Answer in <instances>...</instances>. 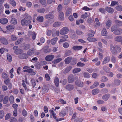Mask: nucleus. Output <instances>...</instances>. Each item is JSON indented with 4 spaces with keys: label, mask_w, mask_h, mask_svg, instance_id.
I'll use <instances>...</instances> for the list:
<instances>
[{
    "label": "nucleus",
    "mask_w": 122,
    "mask_h": 122,
    "mask_svg": "<svg viewBox=\"0 0 122 122\" xmlns=\"http://www.w3.org/2000/svg\"><path fill=\"white\" fill-rule=\"evenodd\" d=\"M110 49L112 53L115 55L121 51V48L119 46L116 45L114 46L112 44L110 45Z\"/></svg>",
    "instance_id": "nucleus-1"
},
{
    "label": "nucleus",
    "mask_w": 122,
    "mask_h": 122,
    "mask_svg": "<svg viewBox=\"0 0 122 122\" xmlns=\"http://www.w3.org/2000/svg\"><path fill=\"white\" fill-rule=\"evenodd\" d=\"M31 23V21L29 20H26L25 18H24L21 21V23L23 26L27 25Z\"/></svg>",
    "instance_id": "nucleus-2"
},
{
    "label": "nucleus",
    "mask_w": 122,
    "mask_h": 122,
    "mask_svg": "<svg viewBox=\"0 0 122 122\" xmlns=\"http://www.w3.org/2000/svg\"><path fill=\"white\" fill-rule=\"evenodd\" d=\"M69 31L68 28L67 27L63 28L60 31V34L61 35H65Z\"/></svg>",
    "instance_id": "nucleus-3"
},
{
    "label": "nucleus",
    "mask_w": 122,
    "mask_h": 122,
    "mask_svg": "<svg viewBox=\"0 0 122 122\" xmlns=\"http://www.w3.org/2000/svg\"><path fill=\"white\" fill-rule=\"evenodd\" d=\"M54 56L53 55H47L45 57L46 60L48 61H51L54 58Z\"/></svg>",
    "instance_id": "nucleus-4"
},
{
    "label": "nucleus",
    "mask_w": 122,
    "mask_h": 122,
    "mask_svg": "<svg viewBox=\"0 0 122 122\" xmlns=\"http://www.w3.org/2000/svg\"><path fill=\"white\" fill-rule=\"evenodd\" d=\"M105 10L107 12L111 14H112L114 12V9L109 7H105Z\"/></svg>",
    "instance_id": "nucleus-5"
},
{
    "label": "nucleus",
    "mask_w": 122,
    "mask_h": 122,
    "mask_svg": "<svg viewBox=\"0 0 122 122\" xmlns=\"http://www.w3.org/2000/svg\"><path fill=\"white\" fill-rule=\"evenodd\" d=\"M0 40L1 43L5 45H6L8 43V41L4 37H1Z\"/></svg>",
    "instance_id": "nucleus-6"
},
{
    "label": "nucleus",
    "mask_w": 122,
    "mask_h": 122,
    "mask_svg": "<svg viewBox=\"0 0 122 122\" xmlns=\"http://www.w3.org/2000/svg\"><path fill=\"white\" fill-rule=\"evenodd\" d=\"M122 33V29L120 28H118L113 33L116 35H120Z\"/></svg>",
    "instance_id": "nucleus-7"
},
{
    "label": "nucleus",
    "mask_w": 122,
    "mask_h": 122,
    "mask_svg": "<svg viewBox=\"0 0 122 122\" xmlns=\"http://www.w3.org/2000/svg\"><path fill=\"white\" fill-rule=\"evenodd\" d=\"M75 83L76 85L78 86L82 87L83 86V83L80 81H76Z\"/></svg>",
    "instance_id": "nucleus-8"
},
{
    "label": "nucleus",
    "mask_w": 122,
    "mask_h": 122,
    "mask_svg": "<svg viewBox=\"0 0 122 122\" xmlns=\"http://www.w3.org/2000/svg\"><path fill=\"white\" fill-rule=\"evenodd\" d=\"M59 19L61 21H62L64 19V13L60 11L59 14Z\"/></svg>",
    "instance_id": "nucleus-9"
},
{
    "label": "nucleus",
    "mask_w": 122,
    "mask_h": 122,
    "mask_svg": "<svg viewBox=\"0 0 122 122\" xmlns=\"http://www.w3.org/2000/svg\"><path fill=\"white\" fill-rule=\"evenodd\" d=\"M19 57L21 59H25L28 58L27 55L24 53L20 54L19 55Z\"/></svg>",
    "instance_id": "nucleus-10"
},
{
    "label": "nucleus",
    "mask_w": 122,
    "mask_h": 122,
    "mask_svg": "<svg viewBox=\"0 0 122 122\" xmlns=\"http://www.w3.org/2000/svg\"><path fill=\"white\" fill-rule=\"evenodd\" d=\"M110 95L109 94H107L103 95L102 97V99L104 101H107L109 98Z\"/></svg>",
    "instance_id": "nucleus-11"
},
{
    "label": "nucleus",
    "mask_w": 122,
    "mask_h": 122,
    "mask_svg": "<svg viewBox=\"0 0 122 122\" xmlns=\"http://www.w3.org/2000/svg\"><path fill=\"white\" fill-rule=\"evenodd\" d=\"M67 112L66 110L65 109H63L60 113L59 115L61 117H63L66 115Z\"/></svg>",
    "instance_id": "nucleus-12"
},
{
    "label": "nucleus",
    "mask_w": 122,
    "mask_h": 122,
    "mask_svg": "<svg viewBox=\"0 0 122 122\" xmlns=\"http://www.w3.org/2000/svg\"><path fill=\"white\" fill-rule=\"evenodd\" d=\"M72 59V57H69L66 58L64 60L65 64H68L71 62Z\"/></svg>",
    "instance_id": "nucleus-13"
},
{
    "label": "nucleus",
    "mask_w": 122,
    "mask_h": 122,
    "mask_svg": "<svg viewBox=\"0 0 122 122\" xmlns=\"http://www.w3.org/2000/svg\"><path fill=\"white\" fill-rule=\"evenodd\" d=\"M74 88V86L72 85L68 84L66 85V89L69 91L72 90Z\"/></svg>",
    "instance_id": "nucleus-14"
},
{
    "label": "nucleus",
    "mask_w": 122,
    "mask_h": 122,
    "mask_svg": "<svg viewBox=\"0 0 122 122\" xmlns=\"http://www.w3.org/2000/svg\"><path fill=\"white\" fill-rule=\"evenodd\" d=\"M71 8L70 7H68L66 10L65 15L66 16H68L69 15L71 14Z\"/></svg>",
    "instance_id": "nucleus-15"
},
{
    "label": "nucleus",
    "mask_w": 122,
    "mask_h": 122,
    "mask_svg": "<svg viewBox=\"0 0 122 122\" xmlns=\"http://www.w3.org/2000/svg\"><path fill=\"white\" fill-rule=\"evenodd\" d=\"M58 40V38L57 37H55L51 40V43L52 45H54L56 43Z\"/></svg>",
    "instance_id": "nucleus-16"
},
{
    "label": "nucleus",
    "mask_w": 122,
    "mask_h": 122,
    "mask_svg": "<svg viewBox=\"0 0 122 122\" xmlns=\"http://www.w3.org/2000/svg\"><path fill=\"white\" fill-rule=\"evenodd\" d=\"M74 81L73 76L72 75H70L68 76V81L69 83H72Z\"/></svg>",
    "instance_id": "nucleus-17"
},
{
    "label": "nucleus",
    "mask_w": 122,
    "mask_h": 122,
    "mask_svg": "<svg viewBox=\"0 0 122 122\" xmlns=\"http://www.w3.org/2000/svg\"><path fill=\"white\" fill-rule=\"evenodd\" d=\"M8 22V20L5 18L1 19L0 20V23L2 24H6Z\"/></svg>",
    "instance_id": "nucleus-18"
},
{
    "label": "nucleus",
    "mask_w": 122,
    "mask_h": 122,
    "mask_svg": "<svg viewBox=\"0 0 122 122\" xmlns=\"http://www.w3.org/2000/svg\"><path fill=\"white\" fill-rule=\"evenodd\" d=\"M6 28L7 30L10 31L14 29L15 26L12 25H9L6 26Z\"/></svg>",
    "instance_id": "nucleus-19"
},
{
    "label": "nucleus",
    "mask_w": 122,
    "mask_h": 122,
    "mask_svg": "<svg viewBox=\"0 0 122 122\" xmlns=\"http://www.w3.org/2000/svg\"><path fill=\"white\" fill-rule=\"evenodd\" d=\"M110 61V58L109 57L107 56L105 57L103 60L102 64H105L108 62Z\"/></svg>",
    "instance_id": "nucleus-20"
},
{
    "label": "nucleus",
    "mask_w": 122,
    "mask_h": 122,
    "mask_svg": "<svg viewBox=\"0 0 122 122\" xmlns=\"http://www.w3.org/2000/svg\"><path fill=\"white\" fill-rule=\"evenodd\" d=\"M48 91V88L45 85L43 86L42 87V92L43 94L46 93Z\"/></svg>",
    "instance_id": "nucleus-21"
},
{
    "label": "nucleus",
    "mask_w": 122,
    "mask_h": 122,
    "mask_svg": "<svg viewBox=\"0 0 122 122\" xmlns=\"http://www.w3.org/2000/svg\"><path fill=\"white\" fill-rule=\"evenodd\" d=\"M116 41L117 42H120L122 41V37L120 36H117L114 38Z\"/></svg>",
    "instance_id": "nucleus-22"
},
{
    "label": "nucleus",
    "mask_w": 122,
    "mask_h": 122,
    "mask_svg": "<svg viewBox=\"0 0 122 122\" xmlns=\"http://www.w3.org/2000/svg\"><path fill=\"white\" fill-rule=\"evenodd\" d=\"M34 49H30L27 52V54L28 55L31 56L34 53Z\"/></svg>",
    "instance_id": "nucleus-23"
},
{
    "label": "nucleus",
    "mask_w": 122,
    "mask_h": 122,
    "mask_svg": "<svg viewBox=\"0 0 122 122\" xmlns=\"http://www.w3.org/2000/svg\"><path fill=\"white\" fill-rule=\"evenodd\" d=\"M82 48V46H74L73 47V49L76 51L80 50Z\"/></svg>",
    "instance_id": "nucleus-24"
},
{
    "label": "nucleus",
    "mask_w": 122,
    "mask_h": 122,
    "mask_svg": "<svg viewBox=\"0 0 122 122\" xmlns=\"http://www.w3.org/2000/svg\"><path fill=\"white\" fill-rule=\"evenodd\" d=\"M17 20L14 18H11L10 21V23L13 24L14 25L16 24L17 23Z\"/></svg>",
    "instance_id": "nucleus-25"
},
{
    "label": "nucleus",
    "mask_w": 122,
    "mask_h": 122,
    "mask_svg": "<svg viewBox=\"0 0 122 122\" xmlns=\"http://www.w3.org/2000/svg\"><path fill=\"white\" fill-rule=\"evenodd\" d=\"M114 82L115 85L117 86H118L121 83L120 81L117 79H115L114 80Z\"/></svg>",
    "instance_id": "nucleus-26"
},
{
    "label": "nucleus",
    "mask_w": 122,
    "mask_h": 122,
    "mask_svg": "<svg viewBox=\"0 0 122 122\" xmlns=\"http://www.w3.org/2000/svg\"><path fill=\"white\" fill-rule=\"evenodd\" d=\"M61 23L60 22H56L53 24V26L55 27H59L61 25Z\"/></svg>",
    "instance_id": "nucleus-27"
},
{
    "label": "nucleus",
    "mask_w": 122,
    "mask_h": 122,
    "mask_svg": "<svg viewBox=\"0 0 122 122\" xmlns=\"http://www.w3.org/2000/svg\"><path fill=\"white\" fill-rule=\"evenodd\" d=\"M54 81L56 86L58 87L59 85V79L58 77H56L54 79Z\"/></svg>",
    "instance_id": "nucleus-28"
},
{
    "label": "nucleus",
    "mask_w": 122,
    "mask_h": 122,
    "mask_svg": "<svg viewBox=\"0 0 122 122\" xmlns=\"http://www.w3.org/2000/svg\"><path fill=\"white\" fill-rule=\"evenodd\" d=\"M61 37L62 38H63V39H60V41L61 42H63L66 41V39H65L68 38V35H66L63 36Z\"/></svg>",
    "instance_id": "nucleus-29"
},
{
    "label": "nucleus",
    "mask_w": 122,
    "mask_h": 122,
    "mask_svg": "<svg viewBox=\"0 0 122 122\" xmlns=\"http://www.w3.org/2000/svg\"><path fill=\"white\" fill-rule=\"evenodd\" d=\"M99 83L98 82L95 81L92 86H90V88L92 89H93L98 86L99 85Z\"/></svg>",
    "instance_id": "nucleus-30"
},
{
    "label": "nucleus",
    "mask_w": 122,
    "mask_h": 122,
    "mask_svg": "<svg viewBox=\"0 0 122 122\" xmlns=\"http://www.w3.org/2000/svg\"><path fill=\"white\" fill-rule=\"evenodd\" d=\"M99 92V90L97 88L95 89L92 91V93L93 95H95L98 93Z\"/></svg>",
    "instance_id": "nucleus-31"
},
{
    "label": "nucleus",
    "mask_w": 122,
    "mask_h": 122,
    "mask_svg": "<svg viewBox=\"0 0 122 122\" xmlns=\"http://www.w3.org/2000/svg\"><path fill=\"white\" fill-rule=\"evenodd\" d=\"M9 100V97L7 96H5L4 98V100L3 101V103L5 104L7 103Z\"/></svg>",
    "instance_id": "nucleus-32"
},
{
    "label": "nucleus",
    "mask_w": 122,
    "mask_h": 122,
    "mask_svg": "<svg viewBox=\"0 0 122 122\" xmlns=\"http://www.w3.org/2000/svg\"><path fill=\"white\" fill-rule=\"evenodd\" d=\"M107 34V32L105 28L103 29L101 32V35L102 36H106Z\"/></svg>",
    "instance_id": "nucleus-33"
},
{
    "label": "nucleus",
    "mask_w": 122,
    "mask_h": 122,
    "mask_svg": "<svg viewBox=\"0 0 122 122\" xmlns=\"http://www.w3.org/2000/svg\"><path fill=\"white\" fill-rule=\"evenodd\" d=\"M36 20L40 22H42L43 20V18L42 16H39L37 18Z\"/></svg>",
    "instance_id": "nucleus-34"
},
{
    "label": "nucleus",
    "mask_w": 122,
    "mask_h": 122,
    "mask_svg": "<svg viewBox=\"0 0 122 122\" xmlns=\"http://www.w3.org/2000/svg\"><path fill=\"white\" fill-rule=\"evenodd\" d=\"M112 21L110 20H109L106 23V28L108 29L109 27L111 26V23Z\"/></svg>",
    "instance_id": "nucleus-35"
},
{
    "label": "nucleus",
    "mask_w": 122,
    "mask_h": 122,
    "mask_svg": "<svg viewBox=\"0 0 122 122\" xmlns=\"http://www.w3.org/2000/svg\"><path fill=\"white\" fill-rule=\"evenodd\" d=\"M11 40L12 41H15L17 40L18 37L15 35H12L10 36Z\"/></svg>",
    "instance_id": "nucleus-36"
},
{
    "label": "nucleus",
    "mask_w": 122,
    "mask_h": 122,
    "mask_svg": "<svg viewBox=\"0 0 122 122\" xmlns=\"http://www.w3.org/2000/svg\"><path fill=\"white\" fill-rule=\"evenodd\" d=\"M23 41V39L22 38H21L18 39V40L15 42V45H17L20 44Z\"/></svg>",
    "instance_id": "nucleus-37"
},
{
    "label": "nucleus",
    "mask_w": 122,
    "mask_h": 122,
    "mask_svg": "<svg viewBox=\"0 0 122 122\" xmlns=\"http://www.w3.org/2000/svg\"><path fill=\"white\" fill-rule=\"evenodd\" d=\"M71 68L72 67L71 66H69L64 71L63 73L66 74L68 72Z\"/></svg>",
    "instance_id": "nucleus-38"
},
{
    "label": "nucleus",
    "mask_w": 122,
    "mask_h": 122,
    "mask_svg": "<svg viewBox=\"0 0 122 122\" xmlns=\"http://www.w3.org/2000/svg\"><path fill=\"white\" fill-rule=\"evenodd\" d=\"M42 50L45 53H47L50 52V49L47 48L45 47L43 48Z\"/></svg>",
    "instance_id": "nucleus-39"
},
{
    "label": "nucleus",
    "mask_w": 122,
    "mask_h": 122,
    "mask_svg": "<svg viewBox=\"0 0 122 122\" xmlns=\"http://www.w3.org/2000/svg\"><path fill=\"white\" fill-rule=\"evenodd\" d=\"M62 60V59L61 58H58L54 59L53 61H52V63L54 64L57 63Z\"/></svg>",
    "instance_id": "nucleus-40"
},
{
    "label": "nucleus",
    "mask_w": 122,
    "mask_h": 122,
    "mask_svg": "<svg viewBox=\"0 0 122 122\" xmlns=\"http://www.w3.org/2000/svg\"><path fill=\"white\" fill-rule=\"evenodd\" d=\"M1 77L4 79H6L8 78L7 74L5 72H3L1 75Z\"/></svg>",
    "instance_id": "nucleus-41"
},
{
    "label": "nucleus",
    "mask_w": 122,
    "mask_h": 122,
    "mask_svg": "<svg viewBox=\"0 0 122 122\" xmlns=\"http://www.w3.org/2000/svg\"><path fill=\"white\" fill-rule=\"evenodd\" d=\"M54 16V15H53L48 14L46 15V19H50L53 18Z\"/></svg>",
    "instance_id": "nucleus-42"
},
{
    "label": "nucleus",
    "mask_w": 122,
    "mask_h": 122,
    "mask_svg": "<svg viewBox=\"0 0 122 122\" xmlns=\"http://www.w3.org/2000/svg\"><path fill=\"white\" fill-rule=\"evenodd\" d=\"M119 3L117 1H112L111 4L110 5L111 6H114L115 5H118Z\"/></svg>",
    "instance_id": "nucleus-43"
},
{
    "label": "nucleus",
    "mask_w": 122,
    "mask_h": 122,
    "mask_svg": "<svg viewBox=\"0 0 122 122\" xmlns=\"http://www.w3.org/2000/svg\"><path fill=\"white\" fill-rule=\"evenodd\" d=\"M108 80V78L106 77L103 76L101 79V81L102 82H105L107 81Z\"/></svg>",
    "instance_id": "nucleus-44"
},
{
    "label": "nucleus",
    "mask_w": 122,
    "mask_h": 122,
    "mask_svg": "<svg viewBox=\"0 0 122 122\" xmlns=\"http://www.w3.org/2000/svg\"><path fill=\"white\" fill-rule=\"evenodd\" d=\"M115 22L117 25L119 26H122V22L119 21L117 20H116Z\"/></svg>",
    "instance_id": "nucleus-45"
},
{
    "label": "nucleus",
    "mask_w": 122,
    "mask_h": 122,
    "mask_svg": "<svg viewBox=\"0 0 122 122\" xmlns=\"http://www.w3.org/2000/svg\"><path fill=\"white\" fill-rule=\"evenodd\" d=\"M117 11H122V6L120 5L117 6L115 7Z\"/></svg>",
    "instance_id": "nucleus-46"
},
{
    "label": "nucleus",
    "mask_w": 122,
    "mask_h": 122,
    "mask_svg": "<svg viewBox=\"0 0 122 122\" xmlns=\"http://www.w3.org/2000/svg\"><path fill=\"white\" fill-rule=\"evenodd\" d=\"M4 115V112L3 110H1L0 111V118L2 119Z\"/></svg>",
    "instance_id": "nucleus-47"
},
{
    "label": "nucleus",
    "mask_w": 122,
    "mask_h": 122,
    "mask_svg": "<svg viewBox=\"0 0 122 122\" xmlns=\"http://www.w3.org/2000/svg\"><path fill=\"white\" fill-rule=\"evenodd\" d=\"M87 40L89 41L94 42L97 41L96 39L94 38L88 37Z\"/></svg>",
    "instance_id": "nucleus-48"
},
{
    "label": "nucleus",
    "mask_w": 122,
    "mask_h": 122,
    "mask_svg": "<svg viewBox=\"0 0 122 122\" xmlns=\"http://www.w3.org/2000/svg\"><path fill=\"white\" fill-rule=\"evenodd\" d=\"M24 16L26 18L29 19V20H31L32 19V18L31 16L29 15L28 14L25 13L24 15Z\"/></svg>",
    "instance_id": "nucleus-49"
},
{
    "label": "nucleus",
    "mask_w": 122,
    "mask_h": 122,
    "mask_svg": "<svg viewBox=\"0 0 122 122\" xmlns=\"http://www.w3.org/2000/svg\"><path fill=\"white\" fill-rule=\"evenodd\" d=\"M81 70L80 68H76L74 69L73 70V72L74 73H76L79 72Z\"/></svg>",
    "instance_id": "nucleus-50"
},
{
    "label": "nucleus",
    "mask_w": 122,
    "mask_h": 122,
    "mask_svg": "<svg viewBox=\"0 0 122 122\" xmlns=\"http://www.w3.org/2000/svg\"><path fill=\"white\" fill-rule=\"evenodd\" d=\"M9 2L10 4L13 7L15 6L16 5V3L14 0H10Z\"/></svg>",
    "instance_id": "nucleus-51"
},
{
    "label": "nucleus",
    "mask_w": 122,
    "mask_h": 122,
    "mask_svg": "<svg viewBox=\"0 0 122 122\" xmlns=\"http://www.w3.org/2000/svg\"><path fill=\"white\" fill-rule=\"evenodd\" d=\"M8 60L9 62H11L12 60V58L11 56L9 54H7V55Z\"/></svg>",
    "instance_id": "nucleus-52"
},
{
    "label": "nucleus",
    "mask_w": 122,
    "mask_h": 122,
    "mask_svg": "<svg viewBox=\"0 0 122 122\" xmlns=\"http://www.w3.org/2000/svg\"><path fill=\"white\" fill-rule=\"evenodd\" d=\"M23 52L22 50L20 49H17L15 51V53L16 54H18L20 53Z\"/></svg>",
    "instance_id": "nucleus-53"
},
{
    "label": "nucleus",
    "mask_w": 122,
    "mask_h": 122,
    "mask_svg": "<svg viewBox=\"0 0 122 122\" xmlns=\"http://www.w3.org/2000/svg\"><path fill=\"white\" fill-rule=\"evenodd\" d=\"M50 112L52 114V116L54 117V118L55 119H56V114H55L54 113V111L52 110H50Z\"/></svg>",
    "instance_id": "nucleus-54"
},
{
    "label": "nucleus",
    "mask_w": 122,
    "mask_h": 122,
    "mask_svg": "<svg viewBox=\"0 0 122 122\" xmlns=\"http://www.w3.org/2000/svg\"><path fill=\"white\" fill-rule=\"evenodd\" d=\"M83 119L80 117H78L75 120V122H81L83 120Z\"/></svg>",
    "instance_id": "nucleus-55"
},
{
    "label": "nucleus",
    "mask_w": 122,
    "mask_h": 122,
    "mask_svg": "<svg viewBox=\"0 0 122 122\" xmlns=\"http://www.w3.org/2000/svg\"><path fill=\"white\" fill-rule=\"evenodd\" d=\"M4 82L5 84L6 85L10 83V81L9 78H7L4 81Z\"/></svg>",
    "instance_id": "nucleus-56"
},
{
    "label": "nucleus",
    "mask_w": 122,
    "mask_h": 122,
    "mask_svg": "<svg viewBox=\"0 0 122 122\" xmlns=\"http://www.w3.org/2000/svg\"><path fill=\"white\" fill-rule=\"evenodd\" d=\"M89 16V15H87L86 12H85L84 14H82L81 16V17L83 19H85Z\"/></svg>",
    "instance_id": "nucleus-57"
},
{
    "label": "nucleus",
    "mask_w": 122,
    "mask_h": 122,
    "mask_svg": "<svg viewBox=\"0 0 122 122\" xmlns=\"http://www.w3.org/2000/svg\"><path fill=\"white\" fill-rule=\"evenodd\" d=\"M9 100L10 103L12 104L14 102V97L13 96H10L9 98Z\"/></svg>",
    "instance_id": "nucleus-58"
},
{
    "label": "nucleus",
    "mask_w": 122,
    "mask_h": 122,
    "mask_svg": "<svg viewBox=\"0 0 122 122\" xmlns=\"http://www.w3.org/2000/svg\"><path fill=\"white\" fill-rule=\"evenodd\" d=\"M83 74L85 77L89 78L90 77L89 74L88 73L85 72Z\"/></svg>",
    "instance_id": "nucleus-59"
},
{
    "label": "nucleus",
    "mask_w": 122,
    "mask_h": 122,
    "mask_svg": "<svg viewBox=\"0 0 122 122\" xmlns=\"http://www.w3.org/2000/svg\"><path fill=\"white\" fill-rule=\"evenodd\" d=\"M17 121L16 119L14 117H11L10 120V122H16Z\"/></svg>",
    "instance_id": "nucleus-60"
},
{
    "label": "nucleus",
    "mask_w": 122,
    "mask_h": 122,
    "mask_svg": "<svg viewBox=\"0 0 122 122\" xmlns=\"http://www.w3.org/2000/svg\"><path fill=\"white\" fill-rule=\"evenodd\" d=\"M45 11V9L43 8L42 9H39L37 10V12L40 13H43Z\"/></svg>",
    "instance_id": "nucleus-61"
},
{
    "label": "nucleus",
    "mask_w": 122,
    "mask_h": 122,
    "mask_svg": "<svg viewBox=\"0 0 122 122\" xmlns=\"http://www.w3.org/2000/svg\"><path fill=\"white\" fill-rule=\"evenodd\" d=\"M116 25H113L111 28V30L112 32L116 30Z\"/></svg>",
    "instance_id": "nucleus-62"
},
{
    "label": "nucleus",
    "mask_w": 122,
    "mask_h": 122,
    "mask_svg": "<svg viewBox=\"0 0 122 122\" xmlns=\"http://www.w3.org/2000/svg\"><path fill=\"white\" fill-rule=\"evenodd\" d=\"M76 33L78 35H80L83 34V33L82 31H80L79 30H77L76 31Z\"/></svg>",
    "instance_id": "nucleus-63"
},
{
    "label": "nucleus",
    "mask_w": 122,
    "mask_h": 122,
    "mask_svg": "<svg viewBox=\"0 0 122 122\" xmlns=\"http://www.w3.org/2000/svg\"><path fill=\"white\" fill-rule=\"evenodd\" d=\"M22 114L24 117L26 116L27 115V112L24 109L23 110L22 112Z\"/></svg>",
    "instance_id": "nucleus-64"
}]
</instances>
